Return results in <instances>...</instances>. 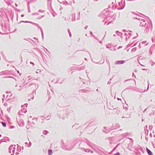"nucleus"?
Instances as JSON below:
<instances>
[{
    "label": "nucleus",
    "mask_w": 155,
    "mask_h": 155,
    "mask_svg": "<svg viewBox=\"0 0 155 155\" xmlns=\"http://www.w3.org/2000/svg\"><path fill=\"white\" fill-rule=\"evenodd\" d=\"M125 62L124 60L117 61H116L115 63V64L116 65L121 64H124Z\"/></svg>",
    "instance_id": "obj_1"
},
{
    "label": "nucleus",
    "mask_w": 155,
    "mask_h": 155,
    "mask_svg": "<svg viewBox=\"0 0 155 155\" xmlns=\"http://www.w3.org/2000/svg\"><path fill=\"white\" fill-rule=\"evenodd\" d=\"M146 149L147 153L149 155H152V153L151 152L150 150H149L147 148H146Z\"/></svg>",
    "instance_id": "obj_2"
},
{
    "label": "nucleus",
    "mask_w": 155,
    "mask_h": 155,
    "mask_svg": "<svg viewBox=\"0 0 155 155\" xmlns=\"http://www.w3.org/2000/svg\"><path fill=\"white\" fill-rule=\"evenodd\" d=\"M48 154L49 155H51L52 153V151L51 150H49L48 151Z\"/></svg>",
    "instance_id": "obj_3"
},
{
    "label": "nucleus",
    "mask_w": 155,
    "mask_h": 155,
    "mask_svg": "<svg viewBox=\"0 0 155 155\" xmlns=\"http://www.w3.org/2000/svg\"><path fill=\"white\" fill-rule=\"evenodd\" d=\"M2 125L4 127H5L6 126V124L4 122H2Z\"/></svg>",
    "instance_id": "obj_4"
},
{
    "label": "nucleus",
    "mask_w": 155,
    "mask_h": 155,
    "mask_svg": "<svg viewBox=\"0 0 155 155\" xmlns=\"http://www.w3.org/2000/svg\"><path fill=\"white\" fill-rule=\"evenodd\" d=\"M21 16L22 17H23L24 16V15H21Z\"/></svg>",
    "instance_id": "obj_5"
}]
</instances>
